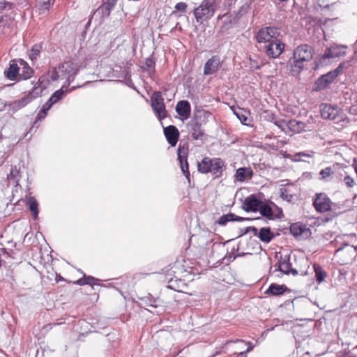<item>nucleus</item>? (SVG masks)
<instances>
[{
  "instance_id": "1",
  "label": "nucleus",
  "mask_w": 357,
  "mask_h": 357,
  "mask_svg": "<svg viewBox=\"0 0 357 357\" xmlns=\"http://www.w3.org/2000/svg\"><path fill=\"white\" fill-rule=\"evenodd\" d=\"M312 59V48L303 44L295 49L293 56L288 61L287 66L291 71L299 73L304 68V63L310 61Z\"/></svg>"
},
{
  "instance_id": "2",
  "label": "nucleus",
  "mask_w": 357,
  "mask_h": 357,
  "mask_svg": "<svg viewBox=\"0 0 357 357\" xmlns=\"http://www.w3.org/2000/svg\"><path fill=\"white\" fill-rule=\"evenodd\" d=\"M350 66L349 61L341 63L335 69L320 76L313 85V91H320L326 89L332 84L343 68H347Z\"/></svg>"
},
{
  "instance_id": "3",
  "label": "nucleus",
  "mask_w": 357,
  "mask_h": 357,
  "mask_svg": "<svg viewBox=\"0 0 357 357\" xmlns=\"http://www.w3.org/2000/svg\"><path fill=\"white\" fill-rule=\"evenodd\" d=\"M81 66L78 62L73 61H65L59 66L61 79H66L67 86L73 82L79 72Z\"/></svg>"
},
{
  "instance_id": "4",
  "label": "nucleus",
  "mask_w": 357,
  "mask_h": 357,
  "mask_svg": "<svg viewBox=\"0 0 357 357\" xmlns=\"http://www.w3.org/2000/svg\"><path fill=\"white\" fill-rule=\"evenodd\" d=\"M280 35V29L274 26L261 28L257 33L255 38L259 43H266L271 41L281 40L278 38Z\"/></svg>"
},
{
  "instance_id": "5",
  "label": "nucleus",
  "mask_w": 357,
  "mask_h": 357,
  "mask_svg": "<svg viewBox=\"0 0 357 357\" xmlns=\"http://www.w3.org/2000/svg\"><path fill=\"white\" fill-rule=\"evenodd\" d=\"M151 106L159 121L167 117V110L162 93L154 91L151 96Z\"/></svg>"
},
{
  "instance_id": "6",
  "label": "nucleus",
  "mask_w": 357,
  "mask_h": 357,
  "mask_svg": "<svg viewBox=\"0 0 357 357\" xmlns=\"http://www.w3.org/2000/svg\"><path fill=\"white\" fill-rule=\"evenodd\" d=\"M37 89H31L24 95L22 98L15 100L14 101H12L9 102L7 105L8 109L9 112H11L13 113H15L20 109L25 107L28 104L31 102L33 100L38 98V95L40 93H37Z\"/></svg>"
},
{
  "instance_id": "7",
  "label": "nucleus",
  "mask_w": 357,
  "mask_h": 357,
  "mask_svg": "<svg viewBox=\"0 0 357 357\" xmlns=\"http://www.w3.org/2000/svg\"><path fill=\"white\" fill-rule=\"evenodd\" d=\"M312 205L317 212L323 213L331 211L335 204L331 202L326 193L319 192L315 194Z\"/></svg>"
},
{
  "instance_id": "8",
  "label": "nucleus",
  "mask_w": 357,
  "mask_h": 357,
  "mask_svg": "<svg viewBox=\"0 0 357 357\" xmlns=\"http://www.w3.org/2000/svg\"><path fill=\"white\" fill-rule=\"evenodd\" d=\"M215 10L216 8L203 0L199 6L194 9L193 13L196 21L202 23L204 20H210L213 16Z\"/></svg>"
},
{
  "instance_id": "9",
  "label": "nucleus",
  "mask_w": 357,
  "mask_h": 357,
  "mask_svg": "<svg viewBox=\"0 0 357 357\" xmlns=\"http://www.w3.org/2000/svg\"><path fill=\"white\" fill-rule=\"evenodd\" d=\"M284 43L282 40H275L264 43L261 46L266 55L271 59L278 58L284 52Z\"/></svg>"
},
{
  "instance_id": "10",
  "label": "nucleus",
  "mask_w": 357,
  "mask_h": 357,
  "mask_svg": "<svg viewBox=\"0 0 357 357\" xmlns=\"http://www.w3.org/2000/svg\"><path fill=\"white\" fill-rule=\"evenodd\" d=\"M319 107L323 119L332 121H340L342 119V109L337 105L321 103Z\"/></svg>"
},
{
  "instance_id": "11",
  "label": "nucleus",
  "mask_w": 357,
  "mask_h": 357,
  "mask_svg": "<svg viewBox=\"0 0 357 357\" xmlns=\"http://www.w3.org/2000/svg\"><path fill=\"white\" fill-rule=\"evenodd\" d=\"M188 152V146L185 145H181V143H180L177 149L178 160L179 162L181 172H183L185 177L188 180V181H190V174L187 159Z\"/></svg>"
},
{
  "instance_id": "12",
  "label": "nucleus",
  "mask_w": 357,
  "mask_h": 357,
  "mask_svg": "<svg viewBox=\"0 0 357 357\" xmlns=\"http://www.w3.org/2000/svg\"><path fill=\"white\" fill-rule=\"evenodd\" d=\"M271 202H272L262 201V204H260L257 211L259 212L262 217L266 218L269 220H274L276 219L282 218L284 216L282 209H278V213H276L275 214L273 213V206L271 205Z\"/></svg>"
},
{
  "instance_id": "13",
  "label": "nucleus",
  "mask_w": 357,
  "mask_h": 357,
  "mask_svg": "<svg viewBox=\"0 0 357 357\" xmlns=\"http://www.w3.org/2000/svg\"><path fill=\"white\" fill-rule=\"evenodd\" d=\"M347 49V47L346 45L333 44L326 48L324 54L320 58V62L323 63L326 59L344 56Z\"/></svg>"
},
{
  "instance_id": "14",
  "label": "nucleus",
  "mask_w": 357,
  "mask_h": 357,
  "mask_svg": "<svg viewBox=\"0 0 357 357\" xmlns=\"http://www.w3.org/2000/svg\"><path fill=\"white\" fill-rule=\"evenodd\" d=\"M117 0H102V4L93 12V16H99L101 20L110 15L111 11L116 5Z\"/></svg>"
},
{
  "instance_id": "15",
  "label": "nucleus",
  "mask_w": 357,
  "mask_h": 357,
  "mask_svg": "<svg viewBox=\"0 0 357 357\" xmlns=\"http://www.w3.org/2000/svg\"><path fill=\"white\" fill-rule=\"evenodd\" d=\"M200 117L197 115H195L192 120L188 123V127L190 128V133L191 137L195 140L202 139L204 135V132L202 128V123L200 121Z\"/></svg>"
},
{
  "instance_id": "16",
  "label": "nucleus",
  "mask_w": 357,
  "mask_h": 357,
  "mask_svg": "<svg viewBox=\"0 0 357 357\" xmlns=\"http://www.w3.org/2000/svg\"><path fill=\"white\" fill-rule=\"evenodd\" d=\"M275 271H279L285 275H298L297 270L291 268V264L290 262V255L281 256L280 259L278 264V268Z\"/></svg>"
},
{
  "instance_id": "17",
  "label": "nucleus",
  "mask_w": 357,
  "mask_h": 357,
  "mask_svg": "<svg viewBox=\"0 0 357 357\" xmlns=\"http://www.w3.org/2000/svg\"><path fill=\"white\" fill-rule=\"evenodd\" d=\"M260 204H262V201L256 195L252 194L245 198L242 208L245 212H257Z\"/></svg>"
},
{
  "instance_id": "18",
  "label": "nucleus",
  "mask_w": 357,
  "mask_h": 357,
  "mask_svg": "<svg viewBox=\"0 0 357 357\" xmlns=\"http://www.w3.org/2000/svg\"><path fill=\"white\" fill-rule=\"evenodd\" d=\"M175 110L183 121L187 120L190 116L191 105L188 100H180L177 102Z\"/></svg>"
},
{
  "instance_id": "19",
  "label": "nucleus",
  "mask_w": 357,
  "mask_h": 357,
  "mask_svg": "<svg viewBox=\"0 0 357 357\" xmlns=\"http://www.w3.org/2000/svg\"><path fill=\"white\" fill-rule=\"evenodd\" d=\"M220 66V59L218 56L214 55L210 58L204 64V74L210 75L216 73Z\"/></svg>"
},
{
  "instance_id": "20",
  "label": "nucleus",
  "mask_w": 357,
  "mask_h": 357,
  "mask_svg": "<svg viewBox=\"0 0 357 357\" xmlns=\"http://www.w3.org/2000/svg\"><path fill=\"white\" fill-rule=\"evenodd\" d=\"M164 135L172 146H176L179 138V132L175 126L170 125L164 128Z\"/></svg>"
},
{
  "instance_id": "21",
  "label": "nucleus",
  "mask_w": 357,
  "mask_h": 357,
  "mask_svg": "<svg viewBox=\"0 0 357 357\" xmlns=\"http://www.w3.org/2000/svg\"><path fill=\"white\" fill-rule=\"evenodd\" d=\"M213 164L211 167V172L215 178L221 177L223 171L226 169L225 162L220 158H213Z\"/></svg>"
},
{
  "instance_id": "22",
  "label": "nucleus",
  "mask_w": 357,
  "mask_h": 357,
  "mask_svg": "<svg viewBox=\"0 0 357 357\" xmlns=\"http://www.w3.org/2000/svg\"><path fill=\"white\" fill-rule=\"evenodd\" d=\"M252 219L248 218H243L235 215L233 213H229L227 214H225L219 218V219L216 221V223L220 226H225L227 222L237 221L241 222L244 220H251Z\"/></svg>"
},
{
  "instance_id": "23",
  "label": "nucleus",
  "mask_w": 357,
  "mask_h": 357,
  "mask_svg": "<svg viewBox=\"0 0 357 357\" xmlns=\"http://www.w3.org/2000/svg\"><path fill=\"white\" fill-rule=\"evenodd\" d=\"M287 291H289V289L285 284L271 283L268 288L266 290L265 294L278 296L283 295Z\"/></svg>"
},
{
  "instance_id": "24",
  "label": "nucleus",
  "mask_w": 357,
  "mask_h": 357,
  "mask_svg": "<svg viewBox=\"0 0 357 357\" xmlns=\"http://www.w3.org/2000/svg\"><path fill=\"white\" fill-rule=\"evenodd\" d=\"M20 68L15 60H12L9 64V67L4 71L5 76L11 81H14L19 77Z\"/></svg>"
},
{
  "instance_id": "25",
  "label": "nucleus",
  "mask_w": 357,
  "mask_h": 357,
  "mask_svg": "<svg viewBox=\"0 0 357 357\" xmlns=\"http://www.w3.org/2000/svg\"><path fill=\"white\" fill-rule=\"evenodd\" d=\"M20 65L22 66L21 72L19 74V79L26 80L33 76V70L23 59L19 60Z\"/></svg>"
},
{
  "instance_id": "26",
  "label": "nucleus",
  "mask_w": 357,
  "mask_h": 357,
  "mask_svg": "<svg viewBox=\"0 0 357 357\" xmlns=\"http://www.w3.org/2000/svg\"><path fill=\"white\" fill-rule=\"evenodd\" d=\"M253 171L250 167H240L237 169L234 175L235 179L240 182H244L247 178H251Z\"/></svg>"
},
{
  "instance_id": "27",
  "label": "nucleus",
  "mask_w": 357,
  "mask_h": 357,
  "mask_svg": "<svg viewBox=\"0 0 357 357\" xmlns=\"http://www.w3.org/2000/svg\"><path fill=\"white\" fill-rule=\"evenodd\" d=\"M257 237L261 241L268 243L275 237V235L271 231L270 227H261Z\"/></svg>"
},
{
  "instance_id": "28",
  "label": "nucleus",
  "mask_w": 357,
  "mask_h": 357,
  "mask_svg": "<svg viewBox=\"0 0 357 357\" xmlns=\"http://www.w3.org/2000/svg\"><path fill=\"white\" fill-rule=\"evenodd\" d=\"M287 126L292 132L301 133L306 130L307 125L303 121L291 119L289 121Z\"/></svg>"
},
{
  "instance_id": "29",
  "label": "nucleus",
  "mask_w": 357,
  "mask_h": 357,
  "mask_svg": "<svg viewBox=\"0 0 357 357\" xmlns=\"http://www.w3.org/2000/svg\"><path fill=\"white\" fill-rule=\"evenodd\" d=\"M289 231L291 234L297 238L303 235L305 232H307L309 229L306 228L305 225L298 222L292 223L289 226Z\"/></svg>"
},
{
  "instance_id": "30",
  "label": "nucleus",
  "mask_w": 357,
  "mask_h": 357,
  "mask_svg": "<svg viewBox=\"0 0 357 357\" xmlns=\"http://www.w3.org/2000/svg\"><path fill=\"white\" fill-rule=\"evenodd\" d=\"M47 112H46L43 109H40V110L38 112L36 119L33 121L31 127L30 128L29 131L26 133L25 137H26L29 133L32 135L33 132H36L37 129L39 127L38 122L45 119V117L47 116Z\"/></svg>"
},
{
  "instance_id": "31",
  "label": "nucleus",
  "mask_w": 357,
  "mask_h": 357,
  "mask_svg": "<svg viewBox=\"0 0 357 357\" xmlns=\"http://www.w3.org/2000/svg\"><path fill=\"white\" fill-rule=\"evenodd\" d=\"M213 158L204 157L200 162L198 163V171L202 174H208L211 169V167L213 164Z\"/></svg>"
},
{
  "instance_id": "32",
  "label": "nucleus",
  "mask_w": 357,
  "mask_h": 357,
  "mask_svg": "<svg viewBox=\"0 0 357 357\" xmlns=\"http://www.w3.org/2000/svg\"><path fill=\"white\" fill-rule=\"evenodd\" d=\"M26 206L32 213L33 218L36 220L38 218V203L35 197H29L26 199Z\"/></svg>"
},
{
  "instance_id": "33",
  "label": "nucleus",
  "mask_w": 357,
  "mask_h": 357,
  "mask_svg": "<svg viewBox=\"0 0 357 357\" xmlns=\"http://www.w3.org/2000/svg\"><path fill=\"white\" fill-rule=\"evenodd\" d=\"M50 84L49 77L47 75H43L38 79L37 86H35L32 89H37V93H40L38 97L41 96L44 90Z\"/></svg>"
},
{
  "instance_id": "34",
  "label": "nucleus",
  "mask_w": 357,
  "mask_h": 357,
  "mask_svg": "<svg viewBox=\"0 0 357 357\" xmlns=\"http://www.w3.org/2000/svg\"><path fill=\"white\" fill-rule=\"evenodd\" d=\"M313 268L315 273V280L316 281L320 284L324 282L325 278L327 276L326 272L324 270L322 266L319 264H314Z\"/></svg>"
},
{
  "instance_id": "35",
  "label": "nucleus",
  "mask_w": 357,
  "mask_h": 357,
  "mask_svg": "<svg viewBox=\"0 0 357 357\" xmlns=\"http://www.w3.org/2000/svg\"><path fill=\"white\" fill-rule=\"evenodd\" d=\"M65 86L54 92L50 97L48 100L53 104V105L61 100H62L67 94V91H64Z\"/></svg>"
},
{
  "instance_id": "36",
  "label": "nucleus",
  "mask_w": 357,
  "mask_h": 357,
  "mask_svg": "<svg viewBox=\"0 0 357 357\" xmlns=\"http://www.w3.org/2000/svg\"><path fill=\"white\" fill-rule=\"evenodd\" d=\"M185 285V282L181 279L170 278L168 280L167 287L176 291H182L181 287Z\"/></svg>"
},
{
  "instance_id": "37",
  "label": "nucleus",
  "mask_w": 357,
  "mask_h": 357,
  "mask_svg": "<svg viewBox=\"0 0 357 357\" xmlns=\"http://www.w3.org/2000/svg\"><path fill=\"white\" fill-rule=\"evenodd\" d=\"M334 171L331 167H327L319 172V179L324 182H328L333 178Z\"/></svg>"
},
{
  "instance_id": "38",
  "label": "nucleus",
  "mask_w": 357,
  "mask_h": 357,
  "mask_svg": "<svg viewBox=\"0 0 357 357\" xmlns=\"http://www.w3.org/2000/svg\"><path fill=\"white\" fill-rule=\"evenodd\" d=\"M155 61L152 57H148L145 59L142 69L144 72H147L149 75L155 73Z\"/></svg>"
},
{
  "instance_id": "39",
  "label": "nucleus",
  "mask_w": 357,
  "mask_h": 357,
  "mask_svg": "<svg viewBox=\"0 0 357 357\" xmlns=\"http://www.w3.org/2000/svg\"><path fill=\"white\" fill-rule=\"evenodd\" d=\"M97 280H98L93 276H86V275H84V277L78 279L75 282V283L79 286H83L86 284L93 286L94 284H96L95 282Z\"/></svg>"
},
{
  "instance_id": "40",
  "label": "nucleus",
  "mask_w": 357,
  "mask_h": 357,
  "mask_svg": "<svg viewBox=\"0 0 357 357\" xmlns=\"http://www.w3.org/2000/svg\"><path fill=\"white\" fill-rule=\"evenodd\" d=\"M8 179L13 181L18 185L19 177H20V169L16 166L12 167L10 173L7 175Z\"/></svg>"
},
{
  "instance_id": "41",
  "label": "nucleus",
  "mask_w": 357,
  "mask_h": 357,
  "mask_svg": "<svg viewBox=\"0 0 357 357\" xmlns=\"http://www.w3.org/2000/svg\"><path fill=\"white\" fill-rule=\"evenodd\" d=\"M250 5L251 3L249 0H245L244 3L241 5V6L238 10V12L236 13V17L238 18H241L246 13H248L250 8Z\"/></svg>"
},
{
  "instance_id": "42",
  "label": "nucleus",
  "mask_w": 357,
  "mask_h": 357,
  "mask_svg": "<svg viewBox=\"0 0 357 357\" xmlns=\"http://www.w3.org/2000/svg\"><path fill=\"white\" fill-rule=\"evenodd\" d=\"M234 113L236 116V117L239 119V121L241 122V123H243V125H245V126H249V123H248L249 119L248 118L245 111H243V110L239 109L238 110L234 111Z\"/></svg>"
},
{
  "instance_id": "43",
  "label": "nucleus",
  "mask_w": 357,
  "mask_h": 357,
  "mask_svg": "<svg viewBox=\"0 0 357 357\" xmlns=\"http://www.w3.org/2000/svg\"><path fill=\"white\" fill-rule=\"evenodd\" d=\"M41 51V45L35 44L31 49L29 57L31 61L36 60Z\"/></svg>"
},
{
  "instance_id": "44",
  "label": "nucleus",
  "mask_w": 357,
  "mask_h": 357,
  "mask_svg": "<svg viewBox=\"0 0 357 357\" xmlns=\"http://www.w3.org/2000/svg\"><path fill=\"white\" fill-rule=\"evenodd\" d=\"M315 152L313 151H302V152H298L296 153L294 155L293 160L296 162H300L302 161V160L300 158L301 156L307 157V158H312L314 155Z\"/></svg>"
},
{
  "instance_id": "45",
  "label": "nucleus",
  "mask_w": 357,
  "mask_h": 357,
  "mask_svg": "<svg viewBox=\"0 0 357 357\" xmlns=\"http://www.w3.org/2000/svg\"><path fill=\"white\" fill-rule=\"evenodd\" d=\"M47 75L53 82L61 79V73H59V69L57 70L56 68H53L52 70L48 71Z\"/></svg>"
},
{
  "instance_id": "46",
  "label": "nucleus",
  "mask_w": 357,
  "mask_h": 357,
  "mask_svg": "<svg viewBox=\"0 0 357 357\" xmlns=\"http://www.w3.org/2000/svg\"><path fill=\"white\" fill-rule=\"evenodd\" d=\"M280 197L288 202H291L293 198V195L289 193V190L287 188H282L280 189Z\"/></svg>"
},
{
  "instance_id": "47",
  "label": "nucleus",
  "mask_w": 357,
  "mask_h": 357,
  "mask_svg": "<svg viewBox=\"0 0 357 357\" xmlns=\"http://www.w3.org/2000/svg\"><path fill=\"white\" fill-rule=\"evenodd\" d=\"M344 182L345 185L349 188H352L356 184L353 178H351L350 176H346L344 178Z\"/></svg>"
},
{
  "instance_id": "48",
  "label": "nucleus",
  "mask_w": 357,
  "mask_h": 357,
  "mask_svg": "<svg viewBox=\"0 0 357 357\" xmlns=\"http://www.w3.org/2000/svg\"><path fill=\"white\" fill-rule=\"evenodd\" d=\"M187 4L184 2H178L176 4L175 8L178 10L181 11L183 13H185L186 11L187 8Z\"/></svg>"
},
{
  "instance_id": "49",
  "label": "nucleus",
  "mask_w": 357,
  "mask_h": 357,
  "mask_svg": "<svg viewBox=\"0 0 357 357\" xmlns=\"http://www.w3.org/2000/svg\"><path fill=\"white\" fill-rule=\"evenodd\" d=\"M44 9L49 10L52 0H37Z\"/></svg>"
},
{
  "instance_id": "50",
  "label": "nucleus",
  "mask_w": 357,
  "mask_h": 357,
  "mask_svg": "<svg viewBox=\"0 0 357 357\" xmlns=\"http://www.w3.org/2000/svg\"><path fill=\"white\" fill-rule=\"evenodd\" d=\"M160 305V300L159 298L150 299L149 305L153 307H157Z\"/></svg>"
},
{
  "instance_id": "51",
  "label": "nucleus",
  "mask_w": 357,
  "mask_h": 357,
  "mask_svg": "<svg viewBox=\"0 0 357 357\" xmlns=\"http://www.w3.org/2000/svg\"><path fill=\"white\" fill-rule=\"evenodd\" d=\"M204 1L207 2L209 5L213 6V7H214L216 9L221 2V0H204Z\"/></svg>"
},
{
  "instance_id": "52",
  "label": "nucleus",
  "mask_w": 357,
  "mask_h": 357,
  "mask_svg": "<svg viewBox=\"0 0 357 357\" xmlns=\"http://www.w3.org/2000/svg\"><path fill=\"white\" fill-rule=\"evenodd\" d=\"M8 6H10V3L6 1H0V11L6 9Z\"/></svg>"
},
{
  "instance_id": "53",
  "label": "nucleus",
  "mask_w": 357,
  "mask_h": 357,
  "mask_svg": "<svg viewBox=\"0 0 357 357\" xmlns=\"http://www.w3.org/2000/svg\"><path fill=\"white\" fill-rule=\"evenodd\" d=\"M88 82H86V84ZM84 85H85V84H84ZM63 86H65V87H66V89L64 91H67V93H70V92H72V91H75V89H78V88H80V87L83 86V85L73 86L70 89H68L67 88L68 86H67L66 82H65V84Z\"/></svg>"
},
{
  "instance_id": "54",
  "label": "nucleus",
  "mask_w": 357,
  "mask_h": 357,
  "mask_svg": "<svg viewBox=\"0 0 357 357\" xmlns=\"http://www.w3.org/2000/svg\"><path fill=\"white\" fill-rule=\"evenodd\" d=\"M61 324L60 323L59 324H47L45 325L44 327H43V331H45V332H48L49 331L52 330V328L56 325H59Z\"/></svg>"
},
{
  "instance_id": "55",
  "label": "nucleus",
  "mask_w": 357,
  "mask_h": 357,
  "mask_svg": "<svg viewBox=\"0 0 357 357\" xmlns=\"http://www.w3.org/2000/svg\"><path fill=\"white\" fill-rule=\"evenodd\" d=\"M210 244H212V245H211L212 246V250H213L215 247H222L220 243H217V242L213 243V240H211L210 241H208L206 243V247H208L210 245Z\"/></svg>"
},
{
  "instance_id": "56",
  "label": "nucleus",
  "mask_w": 357,
  "mask_h": 357,
  "mask_svg": "<svg viewBox=\"0 0 357 357\" xmlns=\"http://www.w3.org/2000/svg\"><path fill=\"white\" fill-rule=\"evenodd\" d=\"M53 106V104L50 102L48 100L43 105L41 109H45L46 112H48L50 109Z\"/></svg>"
},
{
  "instance_id": "57",
  "label": "nucleus",
  "mask_w": 357,
  "mask_h": 357,
  "mask_svg": "<svg viewBox=\"0 0 357 357\" xmlns=\"http://www.w3.org/2000/svg\"><path fill=\"white\" fill-rule=\"evenodd\" d=\"M249 231H252L255 236H258L259 235V231L257 227H248Z\"/></svg>"
},
{
  "instance_id": "58",
  "label": "nucleus",
  "mask_w": 357,
  "mask_h": 357,
  "mask_svg": "<svg viewBox=\"0 0 357 357\" xmlns=\"http://www.w3.org/2000/svg\"><path fill=\"white\" fill-rule=\"evenodd\" d=\"M126 84L129 87L133 89L134 90L137 91V92H139L138 90L137 89L136 86L134 85V84H133V82H132L131 79H129V80L127 81Z\"/></svg>"
},
{
  "instance_id": "59",
  "label": "nucleus",
  "mask_w": 357,
  "mask_h": 357,
  "mask_svg": "<svg viewBox=\"0 0 357 357\" xmlns=\"http://www.w3.org/2000/svg\"><path fill=\"white\" fill-rule=\"evenodd\" d=\"M250 231H249L248 227H245L244 229H241L240 234L238 235V237L242 236H243L245 234H247Z\"/></svg>"
},
{
  "instance_id": "60",
  "label": "nucleus",
  "mask_w": 357,
  "mask_h": 357,
  "mask_svg": "<svg viewBox=\"0 0 357 357\" xmlns=\"http://www.w3.org/2000/svg\"><path fill=\"white\" fill-rule=\"evenodd\" d=\"M246 344H248V347L247 348V349L245 351H246V352L249 353L254 349L255 345L250 342H246Z\"/></svg>"
},
{
  "instance_id": "61",
  "label": "nucleus",
  "mask_w": 357,
  "mask_h": 357,
  "mask_svg": "<svg viewBox=\"0 0 357 357\" xmlns=\"http://www.w3.org/2000/svg\"><path fill=\"white\" fill-rule=\"evenodd\" d=\"M247 354L248 352H246V351H241L238 354L237 357H247Z\"/></svg>"
},
{
  "instance_id": "62",
  "label": "nucleus",
  "mask_w": 357,
  "mask_h": 357,
  "mask_svg": "<svg viewBox=\"0 0 357 357\" xmlns=\"http://www.w3.org/2000/svg\"><path fill=\"white\" fill-rule=\"evenodd\" d=\"M271 204L273 206V207H274L275 208L277 213H278V209H282V208L278 206L275 203L271 202Z\"/></svg>"
},
{
  "instance_id": "63",
  "label": "nucleus",
  "mask_w": 357,
  "mask_h": 357,
  "mask_svg": "<svg viewBox=\"0 0 357 357\" xmlns=\"http://www.w3.org/2000/svg\"><path fill=\"white\" fill-rule=\"evenodd\" d=\"M317 6L320 7V8H329V5L328 4H326L325 6H322L321 5L320 3H317Z\"/></svg>"
},
{
  "instance_id": "64",
  "label": "nucleus",
  "mask_w": 357,
  "mask_h": 357,
  "mask_svg": "<svg viewBox=\"0 0 357 357\" xmlns=\"http://www.w3.org/2000/svg\"><path fill=\"white\" fill-rule=\"evenodd\" d=\"M2 250H3V252H4L5 254H6L8 257H10V254H9V252H8V251H6V250L5 248H3V249H2Z\"/></svg>"
}]
</instances>
